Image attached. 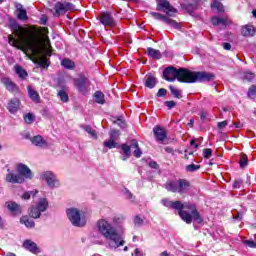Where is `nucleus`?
I'll return each mask as SVG.
<instances>
[{
	"instance_id": "obj_12",
	"label": "nucleus",
	"mask_w": 256,
	"mask_h": 256,
	"mask_svg": "<svg viewBox=\"0 0 256 256\" xmlns=\"http://www.w3.org/2000/svg\"><path fill=\"white\" fill-rule=\"evenodd\" d=\"M157 11H163L168 17H175L177 9L171 6V3L167 0H159L156 7Z\"/></svg>"
},
{
	"instance_id": "obj_34",
	"label": "nucleus",
	"mask_w": 256,
	"mask_h": 256,
	"mask_svg": "<svg viewBox=\"0 0 256 256\" xmlns=\"http://www.w3.org/2000/svg\"><path fill=\"white\" fill-rule=\"evenodd\" d=\"M61 65L62 67H64V69H69V70H73L75 69V62H73L71 59H63L61 61Z\"/></svg>"
},
{
	"instance_id": "obj_17",
	"label": "nucleus",
	"mask_w": 256,
	"mask_h": 256,
	"mask_svg": "<svg viewBox=\"0 0 256 256\" xmlns=\"http://www.w3.org/2000/svg\"><path fill=\"white\" fill-rule=\"evenodd\" d=\"M39 54L35 55L33 52H30L31 60L34 61V63H37L39 67H49V60L45 57L41 56V48L38 46Z\"/></svg>"
},
{
	"instance_id": "obj_48",
	"label": "nucleus",
	"mask_w": 256,
	"mask_h": 256,
	"mask_svg": "<svg viewBox=\"0 0 256 256\" xmlns=\"http://www.w3.org/2000/svg\"><path fill=\"white\" fill-rule=\"evenodd\" d=\"M244 245H247V247H250V249H256V243L253 240H244Z\"/></svg>"
},
{
	"instance_id": "obj_54",
	"label": "nucleus",
	"mask_w": 256,
	"mask_h": 256,
	"mask_svg": "<svg viewBox=\"0 0 256 256\" xmlns=\"http://www.w3.org/2000/svg\"><path fill=\"white\" fill-rule=\"evenodd\" d=\"M229 125V123L227 122V120H224L222 122H218L217 126H218V129H225V127Z\"/></svg>"
},
{
	"instance_id": "obj_5",
	"label": "nucleus",
	"mask_w": 256,
	"mask_h": 256,
	"mask_svg": "<svg viewBox=\"0 0 256 256\" xmlns=\"http://www.w3.org/2000/svg\"><path fill=\"white\" fill-rule=\"evenodd\" d=\"M163 79H165V81H169L170 83H173V81L176 79L179 81V83H187L189 79V69H177L175 66L167 67L163 71Z\"/></svg>"
},
{
	"instance_id": "obj_43",
	"label": "nucleus",
	"mask_w": 256,
	"mask_h": 256,
	"mask_svg": "<svg viewBox=\"0 0 256 256\" xmlns=\"http://www.w3.org/2000/svg\"><path fill=\"white\" fill-rule=\"evenodd\" d=\"M247 96H248L250 99H255V97H256V85H252V86L248 89Z\"/></svg>"
},
{
	"instance_id": "obj_29",
	"label": "nucleus",
	"mask_w": 256,
	"mask_h": 256,
	"mask_svg": "<svg viewBox=\"0 0 256 256\" xmlns=\"http://www.w3.org/2000/svg\"><path fill=\"white\" fill-rule=\"evenodd\" d=\"M147 55H148V57H151L152 59H161V57H162L161 51L156 50L152 47L147 48Z\"/></svg>"
},
{
	"instance_id": "obj_53",
	"label": "nucleus",
	"mask_w": 256,
	"mask_h": 256,
	"mask_svg": "<svg viewBox=\"0 0 256 256\" xmlns=\"http://www.w3.org/2000/svg\"><path fill=\"white\" fill-rule=\"evenodd\" d=\"M117 130H112V131H110V140H112V141H117Z\"/></svg>"
},
{
	"instance_id": "obj_11",
	"label": "nucleus",
	"mask_w": 256,
	"mask_h": 256,
	"mask_svg": "<svg viewBox=\"0 0 256 256\" xmlns=\"http://www.w3.org/2000/svg\"><path fill=\"white\" fill-rule=\"evenodd\" d=\"M54 9V17H61V15H65L68 11H75V6L71 2H57Z\"/></svg>"
},
{
	"instance_id": "obj_18",
	"label": "nucleus",
	"mask_w": 256,
	"mask_h": 256,
	"mask_svg": "<svg viewBox=\"0 0 256 256\" xmlns=\"http://www.w3.org/2000/svg\"><path fill=\"white\" fill-rule=\"evenodd\" d=\"M153 133L156 137V141H159V143H163V141L167 139V130L159 125L153 128Z\"/></svg>"
},
{
	"instance_id": "obj_44",
	"label": "nucleus",
	"mask_w": 256,
	"mask_h": 256,
	"mask_svg": "<svg viewBox=\"0 0 256 256\" xmlns=\"http://www.w3.org/2000/svg\"><path fill=\"white\" fill-rule=\"evenodd\" d=\"M240 167L241 169H245L247 165L249 164V160L247 159V155H242L240 158Z\"/></svg>"
},
{
	"instance_id": "obj_8",
	"label": "nucleus",
	"mask_w": 256,
	"mask_h": 256,
	"mask_svg": "<svg viewBox=\"0 0 256 256\" xmlns=\"http://www.w3.org/2000/svg\"><path fill=\"white\" fill-rule=\"evenodd\" d=\"M215 74L209 72H195L188 70V81L187 83H203L205 81H213Z\"/></svg>"
},
{
	"instance_id": "obj_2",
	"label": "nucleus",
	"mask_w": 256,
	"mask_h": 256,
	"mask_svg": "<svg viewBox=\"0 0 256 256\" xmlns=\"http://www.w3.org/2000/svg\"><path fill=\"white\" fill-rule=\"evenodd\" d=\"M96 227L102 237L106 239L107 247L110 248L111 251H118L119 247L125 245V239L123 238L125 229L123 226H120V233H118L117 229L113 227L107 219H100L98 220Z\"/></svg>"
},
{
	"instance_id": "obj_7",
	"label": "nucleus",
	"mask_w": 256,
	"mask_h": 256,
	"mask_svg": "<svg viewBox=\"0 0 256 256\" xmlns=\"http://www.w3.org/2000/svg\"><path fill=\"white\" fill-rule=\"evenodd\" d=\"M66 215L73 227H85L87 220L81 217V211L77 208L66 209Z\"/></svg>"
},
{
	"instance_id": "obj_1",
	"label": "nucleus",
	"mask_w": 256,
	"mask_h": 256,
	"mask_svg": "<svg viewBox=\"0 0 256 256\" xmlns=\"http://www.w3.org/2000/svg\"><path fill=\"white\" fill-rule=\"evenodd\" d=\"M162 204L164 207H168V209H176L178 211L179 217L187 223V225H191L193 221L195 223L201 224L203 222V218L201 217V214L199 213V210H197V206L195 203L191 202H184L181 201H171L167 198L162 199Z\"/></svg>"
},
{
	"instance_id": "obj_30",
	"label": "nucleus",
	"mask_w": 256,
	"mask_h": 256,
	"mask_svg": "<svg viewBox=\"0 0 256 256\" xmlns=\"http://www.w3.org/2000/svg\"><path fill=\"white\" fill-rule=\"evenodd\" d=\"M157 85V78L153 75L147 76L145 80V87L148 89H153Z\"/></svg>"
},
{
	"instance_id": "obj_42",
	"label": "nucleus",
	"mask_w": 256,
	"mask_h": 256,
	"mask_svg": "<svg viewBox=\"0 0 256 256\" xmlns=\"http://www.w3.org/2000/svg\"><path fill=\"white\" fill-rule=\"evenodd\" d=\"M58 96L60 97L61 101H63V103H67L69 101V95H67L65 90H60L58 92Z\"/></svg>"
},
{
	"instance_id": "obj_39",
	"label": "nucleus",
	"mask_w": 256,
	"mask_h": 256,
	"mask_svg": "<svg viewBox=\"0 0 256 256\" xmlns=\"http://www.w3.org/2000/svg\"><path fill=\"white\" fill-rule=\"evenodd\" d=\"M24 121L27 123V125H31L32 123H35V115L33 113H28L24 116Z\"/></svg>"
},
{
	"instance_id": "obj_35",
	"label": "nucleus",
	"mask_w": 256,
	"mask_h": 256,
	"mask_svg": "<svg viewBox=\"0 0 256 256\" xmlns=\"http://www.w3.org/2000/svg\"><path fill=\"white\" fill-rule=\"evenodd\" d=\"M103 146L107 149H119V143L111 139L104 141Z\"/></svg>"
},
{
	"instance_id": "obj_4",
	"label": "nucleus",
	"mask_w": 256,
	"mask_h": 256,
	"mask_svg": "<svg viewBox=\"0 0 256 256\" xmlns=\"http://www.w3.org/2000/svg\"><path fill=\"white\" fill-rule=\"evenodd\" d=\"M10 28L19 37L20 41L26 45L28 51L33 55L39 54V38L35 35L25 37V28L21 27L17 22H12Z\"/></svg>"
},
{
	"instance_id": "obj_26",
	"label": "nucleus",
	"mask_w": 256,
	"mask_h": 256,
	"mask_svg": "<svg viewBox=\"0 0 256 256\" xmlns=\"http://www.w3.org/2000/svg\"><path fill=\"white\" fill-rule=\"evenodd\" d=\"M23 247L30 251V253H37L39 248L37 247V243L31 241V240H25L23 243Z\"/></svg>"
},
{
	"instance_id": "obj_47",
	"label": "nucleus",
	"mask_w": 256,
	"mask_h": 256,
	"mask_svg": "<svg viewBox=\"0 0 256 256\" xmlns=\"http://www.w3.org/2000/svg\"><path fill=\"white\" fill-rule=\"evenodd\" d=\"M232 187L233 189H241V187H243V180L241 179L234 180Z\"/></svg>"
},
{
	"instance_id": "obj_36",
	"label": "nucleus",
	"mask_w": 256,
	"mask_h": 256,
	"mask_svg": "<svg viewBox=\"0 0 256 256\" xmlns=\"http://www.w3.org/2000/svg\"><path fill=\"white\" fill-rule=\"evenodd\" d=\"M212 9H216L218 11V13H223L225 11V7L223 6V3L215 0L212 4H211Z\"/></svg>"
},
{
	"instance_id": "obj_27",
	"label": "nucleus",
	"mask_w": 256,
	"mask_h": 256,
	"mask_svg": "<svg viewBox=\"0 0 256 256\" xmlns=\"http://www.w3.org/2000/svg\"><path fill=\"white\" fill-rule=\"evenodd\" d=\"M27 91H28V96L32 101H34V103H39V101H41V97L39 96V93L35 89H33V87L28 86Z\"/></svg>"
},
{
	"instance_id": "obj_9",
	"label": "nucleus",
	"mask_w": 256,
	"mask_h": 256,
	"mask_svg": "<svg viewBox=\"0 0 256 256\" xmlns=\"http://www.w3.org/2000/svg\"><path fill=\"white\" fill-rule=\"evenodd\" d=\"M49 209V201L47 198H39L37 204L30 208L29 216L32 219H39L42 213Z\"/></svg>"
},
{
	"instance_id": "obj_49",
	"label": "nucleus",
	"mask_w": 256,
	"mask_h": 256,
	"mask_svg": "<svg viewBox=\"0 0 256 256\" xmlns=\"http://www.w3.org/2000/svg\"><path fill=\"white\" fill-rule=\"evenodd\" d=\"M124 195L126 199H129L130 201H135V196H133V193H131V191H129L128 189L124 190Z\"/></svg>"
},
{
	"instance_id": "obj_23",
	"label": "nucleus",
	"mask_w": 256,
	"mask_h": 256,
	"mask_svg": "<svg viewBox=\"0 0 256 256\" xmlns=\"http://www.w3.org/2000/svg\"><path fill=\"white\" fill-rule=\"evenodd\" d=\"M241 35H243V37H253V35H255V27L249 24L242 26Z\"/></svg>"
},
{
	"instance_id": "obj_19",
	"label": "nucleus",
	"mask_w": 256,
	"mask_h": 256,
	"mask_svg": "<svg viewBox=\"0 0 256 256\" xmlns=\"http://www.w3.org/2000/svg\"><path fill=\"white\" fill-rule=\"evenodd\" d=\"M8 43L9 45H11V47H15L16 49H19V51H23L25 54H27V51H29V49L23 46V44H21V41L16 40L13 35L8 36Z\"/></svg>"
},
{
	"instance_id": "obj_32",
	"label": "nucleus",
	"mask_w": 256,
	"mask_h": 256,
	"mask_svg": "<svg viewBox=\"0 0 256 256\" xmlns=\"http://www.w3.org/2000/svg\"><path fill=\"white\" fill-rule=\"evenodd\" d=\"M212 25H222V27H227V19L215 16L212 18Z\"/></svg>"
},
{
	"instance_id": "obj_61",
	"label": "nucleus",
	"mask_w": 256,
	"mask_h": 256,
	"mask_svg": "<svg viewBox=\"0 0 256 256\" xmlns=\"http://www.w3.org/2000/svg\"><path fill=\"white\" fill-rule=\"evenodd\" d=\"M134 255H135V256H143V254H141V251H139V248H136V249L134 250Z\"/></svg>"
},
{
	"instance_id": "obj_13",
	"label": "nucleus",
	"mask_w": 256,
	"mask_h": 256,
	"mask_svg": "<svg viewBox=\"0 0 256 256\" xmlns=\"http://www.w3.org/2000/svg\"><path fill=\"white\" fill-rule=\"evenodd\" d=\"M40 178L46 181L48 187H51V189L59 187V180H57V176L52 171L42 172Z\"/></svg>"
},
{
	"instance_id": "obj_51",
	"label": "nucleus",
	"mask_w": 256,
	"mask_h": 256,
	"mask_svg": "<svg viewBox=\"0 0 256 256\" xmlns=\"http://www.w3.org/2000/svg\"><path fill=\"white\" fill-rule=\"evenodd\" d=\"M167 95V89L160 88L156 94L157 97H166Z\"/></svg>"
},
{
	"instance_id": "obj_52",
	"label": "nucleus",
	"mask_w": 256,
	"mask_h": 256,
	"mask_svg": "<svg viewBox=\"0 0 256 256\" xmlns=\"http://www.w3.org/2000/svg\"><path fill=\"white\" fill-rule=\"evenodd\" d=\"M164 105H166L168 107V109H173V107H175V105H177V103L175 101L171 100V101H166L164 103Z\"/></svg>"
},
{
	"instance_id": "obj_31",
	"label": "nucleus",
	"mask_w": 256,
	"mask_h": 256,
	"mask_svg": "<svg viewBox=\"0 0 256 256\" xmlns=\"http://www.w3.org/2000/svg\"><path fill=\"white\" fill-rule=\"evenodd\" d=\"M169 90L171 95H173V97H175L176 99H183V92L177 89L175 86L170 85Z\"/></svg>"
},
{
	"instance_id": "obj_24",
	"label": "nucleus",
	"mask_w": 256,
	"mask_h": 256,
	"mask_svg": "<svg viewBox=\"0 0 256 256\" xmlns=\"http://www.w3.org/2000/svg\"><path fill=\"white\" fill-rule=\"evenodd\" d=\"M120 149H121L120 153L122 155V161H127V159L131 157V146L124 143L120 146Z\"/></svg>"
},
{
	"instance_id": "obj_58",
	"label": "nucleus",
	"mask_w": 256,
	"mask_h": 256,
	"mask_svg": "<svg viewBox=\"0 0 256 256\" xmlns=\"http://www.w3.org/2000/svg\"><path fill=\"white\" fill-rule=\"evenodd\" d=\"M223 48H224L226 51H231V43H224V44H223Z\"/></svg>"
},
{
	"instance_id": "obj_62",
	"label": "nucleus",
	"mask_w": 256,
	"mask_h": 256,
	"mask_svg": "<svg viewBox=\"0 0 256 256\" xmlns=\"http://www.w3.org/2000/svg\"><path fill=\"white\" fill-rule=\"evenodd\" d=\"M164 151H166V153H173V148L169 147V146H166L164 148Z\"/></svg>"
},
{
	"instance_id": "obj_37",
	"label": "nucleus",
	"mask_w": 256,
	"mask_h": 256,
	"mask_svg": "<svg viewBox=\"0 0 256 256\" xmlns=\"http://www.w3.org/2000/svg\"><path fill=\"white\" fill-rule=\"evenodd\" d=\"M16 74L20 77V79H27V71L23 69L21 66L15 67Z\"/></svg>"
},
{
	"instance_id": "obj_57",
	"label": "nucleus",
	"mask_w": 256,
	"mask_h": 256,
	"mask_svg": "<svg viewBox=\"0 0 256 256\" xmlns=\"http://www.w3.org/2000/svg\"><path fill=\"white\" fill-rule=\"evenodd\" d=\"M22 199L24 200H29L31 199V193L28 192H25L23 195H22Z\"/></svg>"
},
{
	"instance_id": "obj_50",
	"label": "nucleus",
	"mask_w": 256,
	"mask_h": 256,
	"mask_svg": "<svg viewBox=\"0 0 256 256\" xmlns=\"http://www.w3.org/2000/svg\"><path fill=\"white\" fill-rule=\"evenodd\" d=\"M134 225L135 227H141V225H143V220L141 219V217L135 216Z\"/></svg>"
},
{
	"instance_id": "obj_38",
	"label": "nucleus",
	"mask_w": 256,
	"mask_h": 256,
	"mask_svg": "<svg viewBox=\"0 0 256 256\" xmlns=\"http://www.w3.org/2000/svg\"><path fill=\"white\" fill-rule=\"evenodd\" d=\"M255 77H256L255 73H253V72H244L242 75V79L244 81H249V82L253 81V79H255Z\"/></svg>"
},
{
	"instance_id": "obj_64",
	"label": "nucleus",
	"mask_w": 256,
	"mask_h": 256,
	"mask_svg": "<svg viewBox=\"0 0 256 256\" xmlns=\"http://www.w3.org/2000/svg\"><path fill=\"white\" fill-rule=\"evenodd\" d=\"M160 256H174L173 254H169L167 251H164L160 254Z\"/></svg>"
},
{
	"instance_id": "obj_55",
	"label": "nucleus",
	"mask_w": 256,
	"mask_h": 256,
	"mask_svg": "<svg viewBox=\"0 0 256 256\" xmlns=\"http://www.w3.org/2000/svg\"><path fill=\"white\" fill-rule=\"evenodd\" d=\"M149 167H151V169H159V164H157L155 161H150Z\"/></svg>"
},
{
	"instance_id": "obj_16",
	"label": "nucleus",
	"mask_w": 256,
	"mask_h": 256,
	"mask_svg": "<svg viewBox=\"0 0 256 256\" xmlns=\"http://www.w3.org/2000/svg\"><path fill=\"white\" fill-rule=\"evenodd\" d=\"M6 109H8L11 115H16L17 111L21 109V100L19 98H12L8 101Z\"/></svg>"
},
{
	"instance_id": "obj_3",
	"label": "nucleus",
	"mask_w": 256,
	"mask_h": 256,
	"mask_svg": "<svg viewBox=\"0 0 256 256\" xmlns=\"http://www.w3.org/2000/svg\"><path fill=\"white\" fill-rule=\"evenodd\" d=\"M35 177V174L29 168V166L19 163L16 166V172L8 169V173L6 174L5 181L7 183H12V185H21L25 183V181H31Z\"/></svg>"
},
{
	"instance_id": "obj_6",
	"label": "nucleus",
	"mask_w": 256,
	"mask_h": 256,
	"mask_svg": "<svg viewBox=\"0 0 256 256\" xmlns=\"http://www.w3.org/2000/svg\"><path fill=\"white\" fill-rule=\"evenodd\" d=\"M165 189L170 193H179L180 195H185L189 189H191V182L187 179H176L169 181L165 184Z\"/></svg>"
},
{
	"instance_id": "obj_28",
	"label": "nucleus",
	"mask_w": 256,
	"mask_h": 256,
	"mask_svg": "<svg viewBox=\"0 0 256 256\" xmlns=\"http://www.w3.org/2000/svg\"><path fill=\"white\" fill-rule=\"evenodd\" d=\"M20 223H22V225H25V227H27L28 229L35 228V221L33 219L29 218V216H23L20 219Z\"/></svg>"
},
{
	"instance_id": "obj_45",
	"label": "nucleus",
	"mask_w": 256,
	"mask_h": 256,
	"mask_svg": "<svg viewBox=\"0 0 256 256\" xmlns=\"http://www.w3.org/2000/svg\"><path fill=\"white\" fill-rule=\"evenodd\" d=\"M17 19L20 21H26L27 19V10H20L18 11Z\"/></svg>"
},
{
	"instance_id": "obj_25",
	"label": "nucleus",
	"mask_w": 256,
	"mask_h": 256,
	"mask_svg": "<svg viewBox=\"0 0 256 256\" xmlns=\"http://www.w3.org/2000/svg\"><path fill=\"white\" fill-rule=\"evenodd\" d=\"M32 145L36 147H47V140L43 139V136L37 135L31 138Z\"/></svg>"
},
{
	"instance_id": "obj_59",
	"label": "nucleus",
	"mask_w": 256,
	"mask_h": 256,
	"mask_svg": "<svg viewBox=\"0 0 256 256\" xmlns=\"http://www.w3.org/2000/svg\"><path fill=\"white\" fill-rule=\"evenodd\" d=\"M84 131H86V133L90 134L93 131V128H91V126H84L83 127Z\"/></svg>"
},
{
	"instance_id": "obj_10",
	"label": "nucleus",
	"mask_w": 256,
	"mask_h": 256,
	"mask_svg": "<svg viewBox=\"0 0 256 256\" xmlns=\"http://www.w3.org/2000/svg\"><path fill=\"white\" fill-rule=\"evenodd\" d=\"M74 87H76L78 93L82 95H87L89 93V89L91 87V81L85 74L81 73L77 78H74Z\"/></svg>"
},
{
	"instance_id": "obj_21",
	"label": "nucleus",
	"mask_w": 256,
	"mask_h": 256,
	"mask_svg": "<svg viewBox=\"0 0 256 256\" xmlns=\"http://www.w3.org/2000/svg\"><path fill=\"white\" fill-rule=\"evenodd\" d=\"M6 207L8 211L13 213V215H21L22 213L21 205L17 204L16 202H7Z\"/></svg>"
},
{
	"instance_id": "obj_33",
	"label": "nucleus",
	"mask_w": 256,
	"mask_h": 256,
	"mask_svg": "<svg viewBox=\"0 0 256 256\" xmlns=\"http://www.w3.org/2000/svg\"><path fill=\"white\" fill-rule=\"evenodd\" d=\"M94 99L99 105H105V94L101 91H96L94 93Z\"/></svg>"
},
{
	"instance_id": "obj_41",
	"label": "nucleus",
	"mask_w": 256,
	"mask_h": 256,
	"mask_svg": "<svg viewBox=\"0 0 256 256\" xmlns=\"http://www.w3.org/2000/svg\"><path fill=\"white\" fill-rule=\"evenodd\" d=\"M199 169H201V166L196 164H190L186 166V171L189 173H195V171H199Z\"/></svg>"
},
{
	"instance_id": "obj_56",
	"label": "nucleus",
	"mask_w": 256,
	"mask_h": 256,
	"mask_svg": "<svg viewBox=\"0 0 256 256\" xmlns=\"http://www.w3.org/2000/svg\"><path fill=\"white\" fill-rule=\"evenodd\" d=\"M118 221H120V225H123V221H125V218L123 216H120V218L118 217L113 218L114 223H117Z\"/></svg>"
},
{
	"instance_id": "obj_14",
	"label": "nucleus",
	"mask_w": 256,
	"mask_h": 256,
	"mask_svg": "<svg viewBox=\"0 0 256 256\" xmlns=\"http://www.w3.org/2000/svg\"><path fill=\"white\" fill-rule=\"evenodd\" d=\"M150 15L157 21H163L166 25H170V27H173L174 29H181V25L177 21L167 17V15L159 14L157 12H150Z\"/></svg>"
},
{
	"instance_id": "obj_46",
	"label": "nucleus",
	"mask_w": 256,
	"mask_h": 256,
	"mask_svg": "<svg viewBox=\"0 0 256 256\" xmlns=\"http://www.w3.org/2000/svg\"><path fill=\"white\" fill-rule=\"evenodd\" d=\"M212 156H213V150H211V148H205L203 150L204 159H211Z\"/></svg>"
},
{
	"instance_id": "obj_60",
	"label": "nucleus",
	"mask_w": 256,
	"mask_h": 256,
	"mask_svg": "<svg viewBox=\"0 0 256 256\" xmlns=\"http://www.w3.org/2000/svg\"><path fill=\"white\" fill-rule=\"evenodd\" d=\"M200 118L202 119V121H205V119H207V112H201Z\"/></svg>"
},
{
	"instance_id": "obj_40",
	"label": "nucleus",
	"mask_w": 256,
	"mask_h": 256,
	"mask_svg": "<svg viewBox=\"0 0 256 256\" xmlns=\"http://www.w3.org/2000/svg\"><path fill=\"white\" fill-rule=\"evenodd\" d=\"M186 10L188 11L189 15L192 17L195 15V11H197V4H187Z\"/></svg>"
},
{
	"instance_id": "obj_15",
	"label": "nucleus",
	"mask_w": 256,
	"mask_h": 256,
	"mask_svg": "<svg viewBox=\"0 0 256 256\" xmlns=\"http://www.w3.org/2000/svg\"><path fill=\"white\" fill-rule=\"evenodd\" d=\"M100 23L104 25V27H116L117 21L113 18V15L109 12H104L100 15Z\"/></svg>"
},
{
	"instance_id": "obj_20",
	"label": "nucleus",
	"mask_w": 256,
	"mask_h": 256,
	"mask_svg": "<svg viewBox=\"0 0 256 256\" xmlns=\"http://www.w3.org/2000/svg\"><path fill=\"white\" fill-rule=\"evenodd\" d=\"M1 83L4 85L6 90L9 91L10 93H14V91H18V89H19L17 87V84L12 82V80L10 78H7V77L2 78Z\"/></svg>"
},
{
	"instance_id": "obj_22",
	"label": "nucleus",
	"mask_w": 256,
	"mask_h": 256,
	"mask_svg": "<svg viewBox=\"0 0 256 256\" xmlns=\"http://www.w3.org/2000/svg\"><path fill=\"white\" fill-rule=\"evenodd\" d=\"M129 147L130 150L134 149L133 154L136 159H139L143 155V151H141V148H139V142L136 139L131 140Z\"/></svg>"
},
{
	"instance_id": "obj_63",
	"label": "nucleus",
	"mask_w": 256,
	"mask_h": 256,
	"mask_svg": "<svg viewBox=\"0 0 256 256\" xmlns=\"http://www.w3.org/2000/svg\"><path fill=\"white\" fill-rule=\"evenodd\" d=\"M93 139H97V132L95 130H92V132L89 134Z\"/></svg>"
}]
</instances>
